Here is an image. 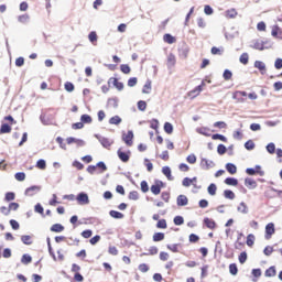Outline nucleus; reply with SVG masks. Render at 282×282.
Segmentation results:
<instances>
[{
	"label": "nucleus",
	"mask_w": 282,
	"mask_h": 282,
	"mask_svg": "<svg viewBox=\"0 0 282 282\" xmlns=\"http://www.w3.org/2000/svg\"><path fill=\"white\" fill-rule=\"evenodd\" d=\"M253 50H259L263 52V50H270L272 47V43L270 41L257 40L252 45Z\"/></svg>",
	"instance_id": "nucleus-1"
},
{
	"label": "nucleus",
	"mask_w": 282,
	"mask_h": 282,
	"mask_svg": "<svg viewBox=\"0 0 282 282\" xmlns=\"http://www.w3.org/2000/svg\"><path fill=\"white\" fill-rule=\"evenodd\" d=\"M204 87H206V82H205V80H203V82L200 83V85H198L197 87H195L193 90H189V91L187 93L188 98H191L192 100H193L194 98H197V96H199V95L202 94V91H204Z\"/></svg>",
	"instance_id": "nucleus-2"
},
{
	"label": "nucleus",
	"mask_w": 282,
	"mask_h": 282,
	"mask_svg": "<svg viewBox=\"0 0 282 282\" xmlns=\"http://www.w3.org/2000/svg\"><path fill=\"white\" fill-rule=\"evenodd\" d=\"M232 99L236 100V102L238 104L246 102V100H248V93L236 90L232 93Z\"/></svg>",
	"instance_id": "nucleus-3"
},
{
	"label": "nucleus",
	"mask_w": 282,
	"mask_h": 282,
	"mask_svg": "<svg viewBox=\"0 0 282 282\" xmlns=\"http://www.w3.org/2000/svg\"><path fill=\"white\" fill-rule=\"evenodd\" d=\"M162 188H164V182L156 180V182L151 185L150 191L153 195H160V193H162Z\"/></svg>",
	"instance_id": "nucleus-4"
},
{
	"label": "nucleus",
	"mask_w": 282,
	"mask_h": 282,
	"mask_svg": "<svg viewBox=\"0 0 282 282\" xmlns=\"http://www.w3.org/2000/svg\"><path fill=\"white\" fill-rule=\"evenodd\" d=\"M117 155L119 158V160H121L124 164H127V162H129V160H131V152L128 150L127 152L122 151V148H120L117 151Z\"/></svg>",
	"instance_id": "nucleus-5"
},
{
	"label": "nucleus",
	"mask_w": 282,
	"mask_h": 282,
	"mask_svg": "<svg viewBox=\"0 0 282 282\" xmlns=\"http://www.w3.org/2000/svg\"><path fill=\"white\" fill-rule=\"evenodd\" d=\"M276 232V229L274 228V223H269L265 226L264 229V238L265 239H272V236Z\"/></svg>",
	"instance_id": "nucleus-6"
},
{
	"label": "nucleus",
	"mask_w": 282,
	"mask_h": 282,
	"mask_svg": "<svg viewBox=\"0 0 282 282\" xmlns=\"http://www.w3.org/2000/svg\"><path fill=\"white\" fill-rule=\"evenodd\" d=\"M122 140L127 147H133V131L130 130L122 134Z\"/></svg>",
	"instance_id": "nucleus-7"
},
{
	"label": "nucleus",
	"mask_w": 282,
	"mask_h": 282,
	"mask_svg": "<svg viewBox=\"0 0 282 282\" xmlns=\"http://www.w3.org/2000/svg\"><path fill=\"white\" fill-rule=\"evenodd\" d=\"M76 199L80 206L89 204V196L86 193H79Z\"/></svg>",
	"instance_id": "nucleus-8"
},
{
	"label": "nucleus",
	"mask_w": 282,
	"mask_h": 282,
	"mask_svg": "<svg viewBox=\"0 0 282 282\" xmlns=\"http://www.w3.org/2000/svg\"><path fill=\"white\" fill-rule=\"evenodd\" d=\"M110 83L113 84V87H116L118 91H122V89H124V84L122 82H119L116 77H110L108 84L110 85Z\"/></svg>",
	"instance_id": "nucleus-9"
},
{
	"label": "nucleus",
	"mask_w": 282,
	"mask_h": 282,
	"mask_svg": "<svg viewBox=\"0 0 282 282\" xmlns=\"http://www.w3.org/2000/svg\"><path fill=\"white\" fill-rule=\"evenodd\" d=\"M243 234H239L237 237V240L235 242V249L236 250H243V248H246V242H243Z\"/></svg>",
	"instance_id": "nucleus-10"
},
{
	"label": "nucleus",
	"mask_w": 282,
	"mask_h": 282,
	"mask_svg": "<svg viewBox=\"0 0 282 282\" xmlns=\"http://www.w3.org/2000/svg\"><path fill=\"white\" fill-rule=\"evenodd\" d=\"M271 36L274 39H280L282 41V30L279 25H273L271 29Z\"/></svg>",
	"instance_id": "nucleus-11"
},
{
	"label": "nucleus",
	"mask_w": 282,
	"mask_h": 282,
	"mask_svg": "<svg viewBox=\"0 0 282 282\" xmlns=\"http://www.w3.org/2000/svg\"><path fill=\"white\" fill-rule=\"evenodd\" d=\"M67 144H76L77 147H85V141L83 139H76L74 137H69L66 139Z\"/></svg>",
	"instance_id": "nucleus-12"
},
{
	"label": "nucleus",
	"mask_w": 282,
	"mask_h": 282,
	"mask_svg": "<svg viewBox=\"0 0 282 282\" xmlns=\"http://www.w3.org/2000/svg\"><path fill=\"white\" fill-rule=\"evenodd\" d=\"M203 223L205 224L206 228H209V230H215L217 228V223L213 218H204Z\"/></svg>",
	"instance_id": "nucleus-13"
},
{
	"label": "nucleus",
	"mask_w": 282,
	"mask_h": 282,
	"mask_svg": "<svg viewBox=\"0 0 282 282\" xmlns=\"http://www.w3.org/2000/svg\"><path fill=\"white\" fill-rule=\"evenodd\" d=\"M177 206H188V197L186 195H178L176 198Z\"/></svg>",
	"instance_id": "nucleus-14"
},
{
	"label": "nucleus",
	"mask_w": 282,
	"mask_h": 282,
	"mask_svg": "<svg viewBox=\"0 0 282 282\" xmlns=\"http://www.w3.org/2000/svg\"><path fill=\"white\" fill-rule=\"evenodd\" d=\"M214 164L215 163L213 161H208V159H202L200 161V166L206 171H208V169H213Z\"/></svg>",
	"instance_id": "nucleus-15"
},
{
	"label": "nucleus",
	"mask_w": 282,
	"mask_h": 282,
	"mask_svg": "<svg viewBox=\"0 0 282 282\" xmlns=\"http://www.w3.org/2000/svg\"><path fill=\"white\" fill-rule=\"evenodd\" d=\"M245 186H247V188L252 191L257 187V181H254V178H246Z\"/></svg>",
	"instance_id": "nucleus-16"
},
{
	"label": "nucleus",
	"mask_w": 282,
	"mask_h": 282,
	"mask_svg": "<svg viewBox=\"0 0 282 282\" xmlns=\"http://www.w3.org/2000/svg\"><path fill=\"white\" fill-rule=\"evenodd\" d=\"M197 133H199L200 135H205V138H210V128L207 127H202V128H197Z\"/></svg>",
	"instance_id": "nucleus-17"
},
{
	"label": "nucleus",
	"mask_w": 282,
	"mask_h": 282,
	"mask_svg": "<svg viewBox=\"0 0 282 282\" xmlns=\"http://www.w3.org/2000/svg\"><path fill=\"white\" fill-rule=\"evenodd\" d=\"M162 173L163 175H165V177L170 181V182H173V174L171 172V167L169 166H163L162 167Z\"/></svg>",
	"instance_id": "nucleus-18"
},
{
	"label": "nucleus",
	"mask_w": 282,
	"mask_h": 282,
	"mask_svg": "<svg viewBox=\"0 0 282 282\" xmlns=\"http://www.w3.org/2000/svg\"><path fill=\"white\" fill-rule=\"evenodd\" d=\"M163 41H164V43H167L169 45H173V43H176L177 40L175 39V36L166 33L163 35Z\"/></svg>",
	"instance_id": "nucleus-19"
},
{
	"label": "nucleus",
	"mask_w": 282,
	"mask_h": 282,
	"mask_svg": "<svg viewBox=\"0 0 282 282\" xmlns=\"http://www.w3.org/2000/svg\"><path fill=\"white\" fill-rule=\"evenodd\" d=\"M4 133H12V126L2 123L0 127V134L3 135Z\"/></svg>",
	"instance_id": "nucleus-20"
},
{
	"label": "nucleus",
	"mask_w": 282,
	"mask_h": 282,
	"mask_svg": "<svg viewBox=\"0 0 282 282\" xmlns=\"http://www.w3.org/2000/svg\"><path fill=\"white\" fill-rule=\"evenodd\" d=\"M37 191H41V188L39 186H31L25 189V195H28L29 197H32L33 195H35L37 193Z\"/></svg>",
	"instance_id": "nucleus-21"
},
{
	"label": "nucleus",
	"mask_w": 282,
	"mask_h": 282,
	"mask_svg": "<svg viewBox=\"0 0 282 282\" xmlns=\"http://www.w3.org/2000/svg\"><path fill=\"white\" fill-rule=\"evenodd\" d=\"M237 9H229L225 12L226 19H237Z\"/></svg>",
	"instance_id": "nucleus-22"
},
{
	"label": "nucleus",
	"mask_w": 282,
	"mask_h": 282,
	"mask_svg": "<svg viewBox=\"0 0 282 282\" xmlns=\"http://www.w3.org/2000/svg\"><path fill=\"white\" fill-rule=\"evenodd\" d=\"M88 40L90 41V43L93 45H97L98 43V34L96 33V31H93L88 34Z\"/></svg>",
	"instance_id": "nucleus-23"
},
{
	"label": "nucleus",
	"mask_w": 282,
	"mask_h": 282,
	"mask_svg": "<svg viewBox=\"0 0 282 282\" xmlns=\"http://www.w3.org/2000/svg\"><path fill=\"white\" fill-rule=\"evenodd\" d=\"M254 67L261 72V74H265V63L261 61H256L254 62Z\"/></svg>",
	"instance_id": "nucleus-24"
},
{
	"label": "nucleus",
	"mask_w": 282,
	"mask_h": 282,
	"mask_svg": "<svg viewBox=\"0 0 282 282\" xmlns=\"http://www.w3.org/2000/svg\"><path fill=\"white\" fill-rule=\"evenodd\" d=\"M226 171H228L230 175H235L237 173V165L232 163H227Z\"/></svg>",
	"instance_id": "nucleus-25"
},
{
	"label": "nucleus",
	"mask_w": 282,
	"mask_h": 282,
	"mask_svg": "<svg viewBox=\"0 0 282 282\" xmlns=\"http://www.w3.org/2000/svg\"><path fill=\"white\" fill-rule=\"evenodd\" d=\"M110 217H112L113 219H123L124 218V214L118 212V210H110L109 212Z\"/></svg>",
	"instance_id": "nucleus-26"
},
{
	"label": "nucleus",
	"mask_w": 282,
	"mask_h": 282,
	"mask_svg": "<svg viewBox=\"0 0 282 282\" xmlns=\"http://www.w3.org/2000/svg\"><path fill=\"white\" fill-rule=\"evenodd\" d=\"M264 275L268 278L276 276V268L270 267L269 269L265 270Z\"/></svg>",
	"instance_id": "nucleus-27"
},
{
	"label": "nucleus",
	"mask_w": 282,
	"mask_h": 282,
	"mask_svg": "<svg viewBox=\"0 0 282 282\" xmlns=\"http://www.w3.org/2000/svg\"><path fill=\"white\" fill-rule=\"evenodd\" d=\"M152 83L148 79L142 88V94H151Z\"/></svg>",
	"instance_id": "nucleus-28"
},
{
	"label": "nucleus",
	"mask_w": 282,
	"mask_h": 282,
	"mask_svg": "<svg viewBox=\"0 0 282 282\" xmlns=\"http://www.w3.org/2000/svg\"><path fill=\"white\" fill-rule=\"evenodd\" d=\"M19 23H22L23 25L28 24L30 21V15L28 13H24L22 15L18 17Z\"/></svg>",
	"instance_id": "nucleus-29"
},
{
	"label": "nucleus",
	"mask_w": 282,
	"mask_h": 282,
	"mask_svg": "<svg viewBox=\"0 0 282 282\" xmlns=\"http://www.w3.org/2000/svg\"><path fill=\"white\" fill-rule=\"evenodd\" d=\"M63 230H65V227L61 224H54L51 227V232H63Z\"/></svg>",
	"instance_id": "nucleus-30"
},
{
	"label": "nucleus",
	"mask_w": 282,
	"mask_h": 282,
	"mask_svg": "<svg viewBox=\"0 0 282 282\" xmlns=\"http://www.w3.org/2000/svg\"><path fill=\"white\" fill-rule=\"evenodd\" d=\"M99 142L102 147H105V149H109V147H111V144H113V141H111L110 139H107V138H101L99 140Z\"/></svg>",
	"instance_id": "nucleus-31"
},
{
	"label": "nucleus",
	"mask_w": 282,
	"mask_h": 282,
	"mask_svg": "<svg viewBox=\"0 0 282 282\" xmlns=\"http://www.w3.org/2000/svg\"><path fill=\"white\" fill-rule=\"evenodd\" d=\"M225 184H227V186H237L239 184V181L235 177H227L225 180Z\"/></svg>",
	"instance_id": "nucleus-32"
},
{
	"label": "nucleus",
	"mask_w": 282,
	"mask_h": 282,
	"mask_svg": "<svg viewBox=\"0 0 282 282\" xmlns=\"http://www.w3.org/2000/svg\"><path fill=\"white\" fill-rule=\"evenodd\" d=\"M191 52V50H188V47H182L178 51V55L181 58H188V53Z\"/></svg>",
	"instance_id": "nucleus-33"
},
{
	"label": "nucleus",
	"mask_w": 282,
	"mask_h": 282,
	"mask_svg": "<svg viewBox=\"0 0 282 282\" xmlns=\"http://www.w3.org/2000/svg\"><path fill=\"white\" fill-rule=\"evenodd\" d=\"M80 120L83 124H91L93 122L91 116L89 115H82Z\"/></svg>",
	"instance_id": "nucleus-34"
},
{
	"label": "nucleus",
	"mask_w": 282,
	"mask_h": 282,
	"mask_svg": "<svg viewBox=\"0 0 282 282\" xmlns=\"http://www.w3.org/2000/svg\"><path fill=\"white\" fill-rule=\"evenodd\" d=\"M175 63H177V59L175 58V56L173 54H170L167 56V65H169V67H175Z\"/></svg>",
	"instance_id": "nucleus-35"
},
{
	"label": "nucleus",
	"mask_w": 282,
	"mask_h": 282,
	"mask_svg": "<svg viewBox=\"0 0 282 282\" xmlns=\"http://www.w3.org/2000/svg\"><path fill=\"white\" fill-rule=\"evenodd\" d=\"M207 192L209 195L215 196L217 195V185H215L214 183H212L208 187H207Z\"/></svg>",
	"instance_id": "nucleus-36"
},
{
	"label": "nucleus",
	"mask_w": 282,
	"mask_h": 282,
	"mask_svg": "<svg viewBox=\"0 0 282 282\" xmlns=\"http://www.w3.org/2000/svg\"><path fill=\"white\" fill-rule=\"evenodd\" d=\"M238 213H242V215H247L248 213V205L246 203H240L238 206Z\"/></svg>",
	"instance_id": "nucleus-37"
},
{
	"label": "nucleus",
	"mask_w": 282,
	"mask_h": 282,
	"mask_svg": "<svg viewBox=\"0 0 282 282\" xmlns=\"http://www.w3.org/2000/svg\"><path fill=\"white\" fill-rule=\"evenodd\" d=\"M164 232H155L152 237L153 241H164Z\"/></svg>",
	"instance_id": "nucleus-38"
},
{
	"label": "nucleus",
	"mask_w": 282,
	"mask_h": 282,
	"mask_svg": "<svg viewBox=\"0 0 282 282\" xmlns=\"http://www.w3.org/2000/svg\"><path fill=\"white\" fill-rule=\"evenodd\" d=\"M212 140H220V142H228V138L219 133L213 134Z\"/></svg>",
	"instance_id": "nucleus-39"
},
{
	"label": "nucleus",
	"mask_w": 282,
	"mask_h": 282,
	"mask_svg": "<svg viewBox=\"0 0 282 282\" xmlns=\"http://www.w3.org/2000/svg\"><path fill=\"white\" fill-rule=\"evenodd\" d=\"M120 122H122L120 116H113L109 119V124H120Z\"/></svg>",
	"instance_id": "nucleus-40"
},
{
	"label": "nucleus",
	"mask_w": 282,
	"mask_h": 282,
	"mask_svg": "<svg viewBox=\"0 0 282 282\" xmlns=\"http://www.w3.org/2000/svg\"><path fill=\"white\" fill-rule=\"evenodd\" d=\"M229 272H230V274H232V276H237L239 269L237 268L236 263L229 264Z\"/></svg>",
	"instance_id": "nucleus-41"
},
{
	"label": "nucleus",
	"mask_w": 282,
	"mask_h": 282,
	"mask_svg": "<svg viewBox=\"0 0 282 282\" xmlns=\"http://www.w3.org/2000/svg\"><path fill=\"white\" fill-rule=\"evenodd\" d=\"M239 263L243 264L246 261H248V253L246 251H242L238 257Z\"/></svg>",
	"instance_id": "nucleus-42"
},
{
	"label": "nucleus",
	"mask_w": 282,
	"mask_h": 282,
	"mask_svg": "<svg viewBox=\"0 0 282 282\" xmlns=\"http://www.w3.org/2000/svg\"><path fill=\"white\" fill-rule=\"evenodd\" d=\"M224 197H226V199H235V192L230 189H225Z\"/></svg>",
	"instance_id": "nucleus-43"
},
{
	"label": "nucleus",
	"mask_w": 282,
	"mask_h": 282,
	"mask_svg": "<svg viewBox=\"0 0 282 282\" xmlns=\"http://www.w3.org/2000/svg\"><path fill=\"white\" fill-rule=\"evenodd\" d=\"M164 131H165V133L171 135V133H173V124L171 122H165L164 123Z\"/></svg>",
	"instance_id": "nucleus-44"
},
{
	"label": "nucleus",
	"mask_w": 282,
	"mask_h": 282,
	"mask_svg": "<svg viewBox=\"0 0 282 282\" xmlns=\"http://www.w3.org/2000/svg\"><path fill=\"white\" fill-rule=\"evenodd\" d=\"M247 246H248L249 248H252V246H254V235L249 234V235L247 236Z\"/></svg>",
	"instance_id": "nucleus-45"
},
{
	"label": "nucleus",
	"mask_w": 282,
	"mask_h": 282,
	"mask_svg": "<svg viewBox=\"0 0 282 282\" xmlns=\"http://www.w3.org/2000/svg\"><path fill=\"white\" fill-rule=\"evenodd\" d=\"M21 261L24 265H28L29 263H32V256L23 254Z\"/></svg>",
	"instance_id": "nucleus-46"
},
{
	"label": "nucleus",
	"mask_w": 282,
	"mask_h": 282,
	"mask_svg": "<svg viewBox=\"0 0 282 282\" xmlns=\"http://www.w3.org/2000/svg\"><path fill=\"white\" fill-rule=\"evenodd\" d=\"M249 58H250V57H249L248 53H242V54L240 55L239 61H240V63H242V65H248Z\"/></svg>",
	"instance_id": "nucleus-47"
},
{
	"label": "nucleus",
	"mask_w": 282,
	"mask_h": 282,
	"mask_svg": "<svg viewBox=\"0 0 282 282\" xmlns=\"http://www.w3.org/2000/svg\"><path fill=\"white\" fill-rule=\"evenodd\" d=\"M15 197H17V194H14V192H9L6 194L4 199L6 202H14Z\"/></svg>",
	"instance_id": "nucleus-48"
},
{
	"label": "nucleus",
	"mask_w": 282,
	"mask_h": 282,
	"mask_svg": "<svg viewBox=\"0 0 282 282\" xmlns=\"http://www.w3.org/2000/svg\"><path fill=\"white\" fill-rule=\"evenodd\" d=\"M156 228L166 230V228H167L166 219H160L156 224Z\"/></svg>",
	"instance_id": "nucleus-49"
},
{
	"label": "nucleus",
	"mask_w": 282,
	"mask_h": 282,
	"mask_svg": "<svg viewBox=\"0 0 282 282\" xmlns=\"http://www.w3.org/2000/svg\"><path fill=\"white\" fill-rule=\"evenodd\" d=\"M15 180L18 182H25V173L24 172H18L14 175Z\"/></svg>",
	"instance_id": "nucleus-50"
},
{
	"label": "nucleus",
	"mask_w": 282,
	"mask_h": 282,
	"mask_svg": "<svg viewBox=\"0 0 282 282\" xmlns=\"http://www.w3.org/2000/svg\"><path fill=\"white\" fill-rule=\"evenodd\" d=\"M120 70L122 72V74H131V67L129 66V64H122L120 66Z\"/></svg>",
	"instance_id": "nucleus-51"
},
{
	"label": "nucleus",
	"mask_w": 282,
	"mask_h": 282,
	"mask_svg": "<svg viewBox=\"0 0 282 282\" xmlns=\"http://www.w3.org/2000/svg\"><path fill=\"white\" fill-rule=\"evenodd\" d=\"M21 241H22L25 246H32V237H30V236H22V237H21Z\"/></svg>",
	"instance_id": "nucleus-52"
},
{
	"label": "nucleus",
	"mask_w": 282,
	"mask_h": 282,
	"mask_svg": "<svg viewBox=\"0 0 282 282\" xmlns=\"http://www.w3.org/2000/svg\"><path fill=\"white\" fill-rule=\"evenodd\" d=\"M129 199H132L133 202H138L140 199V194L135 191L129 193Z\"/></svg>",
	"instance_id": "nucleus-53"
},
{
	"label": "nucleus",
	"mask_w": 282,
	"mask_h": 282,
	"mask_svg": "<svg viewBox=\"0 0 282 282\" xmlns=\"http://www.w3.org/2000/svg\"><path fill=\"white\" fill-rule=\"evenodd\" d=\"M166 248L167 250H171V252H180V245L177 243L167 245Z\"/></svg>",
	"instance_id": "nucleus-54"
},
{
	"label": "nucleus",
	"mask_w": 282,
	"mask_h": 282,
	"mask_svg": "<svg viewBox=\"0 0 282 282\" xmlns=\"http://www.w3.org/2000/svg\"><path fill=\"white\" fill-rule=\"evenodd\" d=\"M36 167L41 169V171H44V169L47 167V164L45 163V160L41 159L36 162Z\"/></svg>",
	"instance_id": "nucleus-55"
},
{
	"label": "nucleus",
	"mask_w": 282,
	"mask_h": 282,
	"mask_svg": "<svg viewBox=\"0 0 282 282\" xmlns=\"http://www.w3.org/2000/svg\"><path fill=\"white\" fill-rule=\"evenodd\" d=\"M224 80H231L232 79V72H230L229 69H225L224 74H223Z\"/></svg>",
	"instance_id": "nucleus-56"
},
{
	"label": "nucleus",
	"mask_w": 282,
	"mask_h": 282,
	"mask_svg": "<svg viewBox=\"0 0 282 282\" xmlns=\"http://www.w3.org/2000/svg\"><path fill=\"white\" fill-rule=\"evenodd\" d=\"M226 151H228V149H226V145L219 144V145L217 147V153H218V155H225Z\"/></svg>",
	"instance_id": "nucleus-57"
},
{
	"label": "nucleus",
	"mask_w": 282,
	"mask_h": 282,
	"mask_svg": "<svg viewBox=\"0 0 282 282\" xmlns=\"http://www.w3.org/2000/svg\"><path fill=\"white\" fill-rule=\"evenodd\" d=\"M267 151H268V153H270L271 155H273V153H275V151H276V145H274V143H269V144L267 145Z\"/></svg>",
	"instance_id": "nucleus-58"
},
{
	"label": "nucleus",
	"mask_w": 282,
	"mask_h": 282,
	"mask_svg": "<svg viewBox=\"0 0 282 282\" xmlns=\"http://www.w3.org/2000/svg\"><path fill=\"white\" fill-rule=\"evenodd\" d=\"M138 109L139 111H147V101L144 100L138 101Z\"/></svg>",
	"instance_id": "nucleus-59"
},
{
	"label": "nucleus",
	"mask_w": 282,
	"mask_h": 282,
	"mask_svg": "<svg viewBox=\"0 0 282 282\" xmlns=\"http://www.w3.org/2000/svg\"><path fill=\"white\" fill-rule=\"evenodd\" d=\"M91 235H94V231H91L90 229H86L82 232V237L84 239H90Z\"/></svg>",
	"instance_id": "nucleus-60"
},
{
	"label": "nucleus",
	"mask_w": 282,
	"mask_h": 282,
	"mask_svg": "<svg viewBox=\"0 0 282 282\" xmlns=\"http://www.w3.org/2000/svg\"><path fill=\"white\" fill-rule=\"evenodd\" d=\"M245 148L247 149V151H252L254 149V141L249 140L245 143Z\"/></svg>",
	"instance_id": "nucleus-61"
},
{
	"label": "nucleus",
	"mask_w": 282,
	"mask_h": 282,
	"mask_svg": "<svg viewBox=\"0 0 282 282\" xmlns=\"http://www.w3.org/2000/svg\"><path fill=\"white\" fill-rule=\"evenodd\" d=\"M70 242H67L68 246H80V239L78 238H68Z\"/></svg>",
	"instance_id": "nucleus-62"
},
{
	"label": "nucleus",
	"mask_w": 282,
	"mask_h": 282,
	"mask_svg": "<svg viewBox=\"0 0 282 282\" xmlns=\"http://www.w3.org/2000/svg\"><path fill=\"white\" fill-rule=\"evenodd\" d=\"M174 224H175V226H182V224H184V217L175 216L174 217Z\"/></svg>",
	"instance_id": "nucleus-63"
},
{
	"label": "nucleus",
	"mask_w": 282,
	"mask_h": 282,
	"mask_svg": "<svg viewBox=\"0 0 282 282\" xmlns=\"http://www.w3.org/2000/svg\"><path fill=\"white\" fill-rule=\"evenodd\" d=\"M274 67H275V69H282V59L281 58L275 59Z\"/></svg>",
	"instance_id": "nucleus-64"
}]
</instances>
